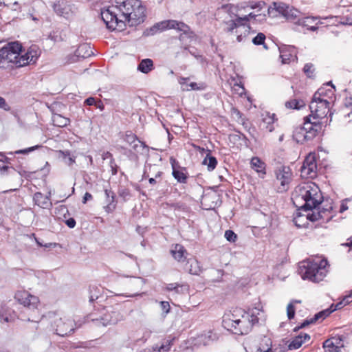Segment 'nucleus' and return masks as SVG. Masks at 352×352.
Here are the masks:
<instances>
[{"label":"nucleus","mask_w":352,"mask_h":352,"mask_svg":"<svg viewBox=\"0 0 352 352\" xmlns=\"http://www.w3.org/2000/svg\"><path fill=\"white\" fill-rule=\"evenodd\" d=\"M246 18L237 17L234 20L225 22V31L233 34L235 30L243 29L244 33H249L250 25L245 23Z\"/></svg>","instance_id":"obj_18"},{"label":"nucleus","mask_w":352,"mask_h":352,"mask_svg":"<svg viewBox=\"0 0 352 352\" xmlns=\"http://www.w3.org/2000/svg\"><path fill=\"white\" fill-rule=\"evenodd\" d=\"M250 166L261 177L266 175V164L258 157H253L250 161Z\"/></svg>","instance_id":"obj_27"},{"label":"nucleus","mask_w":352,"mask_h":352,"mask_svg":"<svg viewBox=\"0 0 352 352\" xmlns=\"http://www.w3.org/2000/svg\"><path fill=\"white\" fill-rule=\"evenodd\" d=\"M272 346V341L270 338L263 336L259 340L256 352H269Z\"/></svg>","instance_id":"obj_33"},{"label":"nucleus","mask_w":352,"mask_h":352,"mask_svg":"<svg viewBox=\"0 0 352 352\" xmlns=\"http://www.w3.org/2000/svg\"><path fill=\"white\" fill-rule=\"evenodd\" d=\"M101 17L108 29L121 32L144 21L146 8L140 0H115L114 4L101 11Z\"/></svg>","instance_id":"obj_1"},{"label":"nucleus","mask_w":352,"mask_h":352,"mask_svg":"<svg viewBox=\"0 0 352 352\" xmlns=\"http://www.w3.org/2000/svg\"><path fill=\"white\" fill-rule=\"evenodd\" d=\"M189 78L180 77L179 78V83L182 85L183 90H204L206 88V85L204 82H190L188 84Z\"/></svg>","instance_id":"obj_26"},{"label":"nucleus","mask_w":352,"mask_h":352,"mask_svg":"<svg viewBox=\"0 0 352 352\" xmlns=\"http://www.w3.org/2000/svg\"><path fill=\"white\" fill-rule=\"evenodd\" d=\"M274 114L270 115L267 113L263 118V129L266 131L272 132L274 129V123L275 121Z\"/></svg>","instance_id":"obj_36"},{"label":"nucleus","mask_w":352,"mask_h":352,"mask_svg":"<svg viewBox=\"0 0 352 352\" xmlns=\"http://www.w3.org/2000/svg\"><path fill=\"white\" fill-rule=\"evenodd\" d=\"M39 147H41V146L36 145V146H34L29 147L28 148L16 151L15 153H17V154H20V153L21 154H27L29 152L33 151H34L35 149H36V148H38Z\"/></svg>","instance_id":"obj_54"},{"label":"nucleus","mask_w":352,"mask_h":352,"mask_svg":"<svg viewBox=\"0 0 352 352\" xmlns=\"http://www.w3.org/2000/svg\"><path fill=\"white\" fill-rule=\"evenodd\" d=\"M105 195L108 199V204L104 207V210L107 212L109 213L113 212L116 208V204L115 201V195L111 190L106 189L104 190Z\"/></svg>","instance_id":"obj_37"},{"label":"nucleus","mask_w":352,"mask_h":352,"mask_svg":"<svg viewBox=\"0 0 352 352\" xmlns=\"http://www.w3.org/2000/svg\"><path fill=\"white\" fill-rule=\"evenodd\" d=\"M330 104H331L322 100H315V98L313 97L309 104L311 114L309 116L317 118L318 120H322V119L326 118L327 115L329 112Z\"/></svg>","instance_id":"obj_15"},{"label":"nucleus","mask_w":352,"mask_h":352,"mask_svg":"<svg viewBox=\"0 0 352 352\" xmlns=\"http://www.w3.org/2000/svg\"><path fill=\"white\" fill-rule=\"evenodd\" d=\"M302 70L307 78H314L316 76V68L312 63H306Z\"/></svg>","instance_id":"obj_43"},{"label":"nucleus","mask_w":352,"mask_h":352,"mask_svg":"<svg viewBox=\"0 0 352 352\" xmlns=\"http://www.w3.org/2000/svg\"><path fill=\"white\" fill-rule=\"evenodd\" d=\"M37 10H36L35 8H32L33 12L30 14V16L32 19L34 21H38L43 19V16L45 15V6L43 4H38L36 6Z\"/></svg>","instance_id":"obj_38"},{"label":"nucleus","mask_w":352,"mask_h":352,"mask_svg":"<svg viewBox=\"0 0 352 352\" xmlns=\"http://www.w3.org/2000/svg\"><path fill=\"white\" fill-rule=\"evenodd\" d=\"M317 158L316 153H309L305 157L301 167V176L305 178L314 179L317 176Z\"/></svg>","instance_id":"obj_11"},{"label":"nucleus","mask_w":352,"mask_h":352,"mask_svg":"<svg viewBox=\"0 0 352 352\" xmlns=\"http://www.w3.org/2000/svg\"><path fill=\"white\" fill-rule=\"evenodd\" d=\"M93 199V196L91 193L86 192L82 197V202L85 204L87 201L91 200Z\"/></svg>","instance_id":"obj_58"},{"label":"nucleus","mask_w":352,"mask_h":352,"mask_svg":"<svg viewBox=\"0 0 352 352\" xmlns=\"http://www.w3.org/2000/svg\"><path fill=\"white\" fill-rule=\"evenodd\" d=\"M266 3L262 1H249L239 3L237 6V10L248 12L242 17L246 18L245 23L248 24L250 21H261L265 19V14L263 12Z\"/></svg>","instance_id":"obj_6"},{"label":"nucleus","mask_w":352,"mask_h":352,"mask_svg":"<svg viewBox=\"0 0 352 352\" xmlns=\"http://www.w3.org/2000/svg\"><path fill=\"white\" fill-rule=\"evenodd\" d=\"M286 108L292 109H299L304 105L302 100H298L297 99H292L287 101L285 104Z\"/></svg>","instance_id":"obj_46"},{"label":"nucleus","mask_w":352,"mask_h":352,"mask_svg":"<svg viewBox=\"0 0 352 352\" xmlns=\"http://www.w3.org/2000/svg\"><path fill=\"white\" fill-rule=\"evenodd\" d=\"M123 316L118 307H107L106 311L100 319H93L97 320L103 326L115 324L122 319Z\"/></svg>","instance_id":"obj_14"},{"label":"nucleus","mask_w":352,"mask_h":352,"mask_svg":"<svg viewBox=\"0 0 352 352\" xmlns=\"http://www.w3.org/2000/svg\"><path fill=\"white\" fill-rule=\"evenodd\" d=\"M277 10L280 12H282L284 16L287 20H294L296 18V16H294L293 13H290L292 12V10H289V7H286L285 8H284L283 7L280 6L277 8Z\"/></svg>","instance_id":"obj_48"},{"label":"nucleus","mask_w":352,"mask_h":352,"mask_svg":"<svg viewBox=\"0 0 352 352\" xmlns=\"http://www.w3.org/2000/svg\"><path fill=\"white\" fill-rule=\"evenodd\" d=\"M66 35L60 30L53 31L50 34V37L52 40L55 42L62 41L65 39Z\"/></svg>","instance_id":"obj_47"},{"label":"nucleus","mask_w":352,"mask_h":352,"mask_svg":"<svg viewBox=\"0 0 352 352\" xmlns=\"http://www.w3.org/2000/svg\"><path fill=\"white\" fill-rule=\"evenodd\" d=\"M153 28L159 30L160 31L174 29L179 32H182L185 34H192L190 28L187 24L176 20L163 21L156 23Z\"/></svg>","instance_id":"obj_13"},{"label":"nucleus","mask_w":352,"mask_h":352,"mask_svg":"<svg viewBox=\"0 0 352 352\" xmlns=\"http://www.w3.org/2000/svg\"><path fill=\"white\" fill-rule=\"evenodd\" d=\"M316 20V18H315V17L308 16V17H305L300 20H298V23L302 26L307 27L308 30L314 31L317 29V28L314 25H310V23L312 21H315Z\"/></svg>","instance_id":"obj_45"},{"label":"nucleus","mask_w":352,"mask_h":352,"mask_svg":"<svg viewBox=\"0 0 352 352\" xmlns=\"http://www.w3.org/2000/svg\"><path fill=\"white\" fill-rule=\"evenodd\" d=\"M160 307H161V309H162V311L164 313L168 314L170 311V304H169L168 302H167V301H161L160 302Z\"/></svg>","instance_id":"obj_55"},{"label":"nucleus","mask_w":352,"mask_h":352,"mask_svg":"<svg viewBox=\"0 0 352 352\" xmlns=\"http://www.w3.org/2000/svg\"><path fill=\"white\" fill-rule=\"evenodd\" d=\"M310 340V336L307 333H300L292 339L289 344V349H298L304 343Z\"/></svg>","instance_id":"obj_28"},{"label":"nucleus","mask_w":352,"mask_h":352,"mask_svg":"<svg viewBox=\"0 0 352 352\" xmlns=\"http://www.w3.org/2000/svg\"><path fill=\"white\" fill-rule=\"evenodd\" d=\"M33 201L36 205L44 209L50 208L52 205L50 201V194L45 195L40 192H36L33 196Z\"/></svg>","instance_id":"obj_25"},{"label":"nucleus","mask_w":352,"mask_h":352,"mask_svg":"<svg viewBox=\"0 0 352 352\" xmlns=\"http://www.w3.org/2000/svg\"><path fill=\"white\" fill-rule=\"evenodd\" d=\"M164 289L167 292H174L175 294H182L188 290V284L172 283L166 284Z\"/></svg>","instance_id":"obj_31"},{"label":"nucleus","mask_w":352,"mask_h":352,"mask_svg":"<svg viewBox=\"0 0 352 352\" xmlns=\"http://www.w3.org/2000/svg\"><path fill=\"white\" fill-rule=\"evenodd\" d=\"M225 237L230 242H235L237 235L232 230H228L225 232Z\"/></svg>","instance_id":"obj_51"},{"label":"nucleus","mask_w":352,"mask_h":352,"mask_svg":"<svg viewBox=\"0 0 352 352\" xmlns=\"http://www.w3.org/2000/svg\"><path fill=\"white\" fill-rule=\"evenodd\" d=\"M54 125L58 127H64L69 124L70 120L60 114H54L52 118Z\"/></svg>","instance_id":"obj_40"},{"label":"nucleus","mask_w":352,"mask_h":352,"mask_svg":"<svg viewBox=\"0 0 352 352\" xmlns=\"http://www.w3.org/2000/svg\"><path fill=\"white\" fill-rule=\"evenodd\" d=\"M51 5L55 13L67 19H70L73 15L71 6L65 0H47Z\"/></svg>","instance_id":"obj_16"},{"label":"nucleus","mask_w":352,"mask_h":352,"mask_svg":"<svg viewBox=\"0 0 352 352\" xmlns=\"http://www.w3.org/2000/svg\"><path fill=\"white\" fill-rule=\"evenodd\" d=\"M329 266L325 258L315 257L301 262L298 270L302 279L319 283L327 276Z\"/></svg>","instance_id":"obj_5"},{"label":"nucleus","mask_w":352,"mask_h":352,"mask_svg":"<svg viewBox=\"0 0 352 352\" xmlns=\"http://www.w3.org/2000/svg\"><path fill=\"white\" fill-rule=\"evenodd\" d=\"M170 253L178 263H184L187 259V250L181 244L176 243L172 245Z\"/></svg>","instance_id":"obj_21"},{"label":"nucleus","mask_w":352,"mask_h":352,"mask_svg":"<svg viewBox=\"0 0 352 352\" xmlns=\"http://www.w3.org/2000/svg\"><path fill=\"white\" fill-rule=\"evenodd\" d=\"M303 125L308 140H312L321 133L323 122L317 118L308 116L304 118Z\"/></svg>","instance_id":"obj_10"},{"label":"nucleus","mask_w":352,"mask_h":352,"mask_svg":"<svg viewBox=\"0 0 352 352\" xmlns=\"http://www.w3.org/2000/svg\"><path fill=\"white\" fill-rule=\"evenodd\" d=\"M169 162L171 165L172 171L177 170L183 168L173 156L170 157Z\"/></svg>","instance_id":"obj_50"},{"label":"nucleus","mask_w":352,"mask_h":352,"mask_svg":"<svg viewBox=\"0 0 352 352\" xmlns=\"http://www.w3.org/2000/svg\"><path fill=\"white\" fill-rule=\"evenodd\" d=\"M186 270L190 274L199 275L201 272L199 261L195 258H190L186 260Z\"/></svg>","instance_id":"obj_29"},{"label":"nucleus","mask_w":352,"mask_h":352,"mask_svg":"<svg viewBox=\"0 0 352 352\" xmlns=\"http://www.w3.org/2000/svg\"><path fill=\"white\" fill-rule=\"evenodd\" d=\"M207 153L202 164L207 166L208 171H212L217 165V160L215 157L211 155V151L210 150H207Z\"/></svg>","instance_id":"obj_35"},{"label":"nucleus","mask_w":352,"mask_h":352,"mask_svg":"<svg viewBox=\"0 0 352 352\" xmlns=\"http://www.w3.org/2000/svg\"><path fill=\"white\" fill-rule=\"evenodd\" d=\"M192 146L194 148L195 150H196V151H199L200 153H203V152L205 151V148H202V147H201V146H199L198 145H196L195 144H192Z\"/></svg>","instance_id":"obj_61"},{"label":"nucleus","mask_w":352,"mask_h":352,"mask_svg":"<svg viewBox=\"0 0 352 352\" xmlns=\"http://www.w3.org/2000/svg\"><path fill=\"white\" fill-rule=\"evenodd\" d=\"M172 175L178 183L183 184L188 182L189 177L188 172L186 167H183L177 170L172 171Z\"/></svg>","instance_id":"obj_32"},{"label":"nucleus","mask_w":352,"mask_h":352,"mask_svg":"<svg viewBox=\"0 0 352 352\" xmlns=\"http://www.w3.org/2000/svg\"><path fill=\"white\" fill-rule=\"evenodd\" d=\"M313 97L315 98V100H322L331 104L335 99V89L327 85L319 88Z\"/></svg>","instance_id":"obj_17"},{"label":"nucleus","mask_w":352,"mask_h":352,"mask_svg":"<svg viewBox=\"0 0 352 352\" xmlns=\"http://www.w3.org/2000/svg\"><path fill=\"white\" fill-rule=\"evenodd\" d=\"M138 69L144 74H148L154 69L153 62L150 58L143 59L138 65Z\"/></svg>","instance_id":"obj_39"},{"label":"nucleus","mask_w":352,"mask_h":352,"mask_svg":"<svg viewBox=\"0 0 352 352\" xmlns=\"http://www.w3.org/2000/svg\"><path fill=\"white\" fill-rule=\"evenodd\" d=\"M217 339V334L211 329L204 331L201 333L198 334L196 338L197 343L203 345H208Z\"/></svg>","instance_id":"obj_24"},{"label":"nucleus","mask_w":352,"mask_h":352,"mask_svg":"<svg viewBox=\"0 0 352 352\" xmlns=\"http://www.w3.org/2000/svg\"><path fill=\"white\" fill-rule=\"evenodd\" d=\"M49 318L52 329L60 336H68L74 331V321L63 314L51 313Z\"/></svg>","instance_id":"obj_7"},{"label":"nucleus","mask_w":352,"mask_h":352,"mask_svg":"<svg viewBox=\"0 0 352 352\" xmlns=\"http://www.w3.org/2000/svg\"><path fill=\"white\" fill-rule=\"evenodd\" d=\"M65 224L69 228H73L76 226V221L74 218H69L65 221Z\"/></svg>","instance_id":"obj_57"},{"label":"nucleus","mask_w":352,"mask_h":352,"mask_svg":"<svg viewBox=\"0 0 352 352\" xmlns=\"http://www.w3.org/2000/svg\"><path fill=\"white\" fill-rule=\"evenodd\" d=\"M231 85L232 94H235L241 97L245 94V89L241 82H234L233 84L231 83Z\"/></svg>","instance_id":"obj_42"},{"label":"nucleus","mask_w":352,"mask_h":352,"mask_svg":"<svg viewBox=\"0 0 352 352\" xmlns=\"http://www.w3.org/2000/svg\"><path fill=\"white\" fill-rule=\"evenodd\" d=\"M344 346V340L341 336L331 337L323 343V348L327 352H340Z\"/></svg>","instance_id":"obj_19"},{"label":"nucleus","mask_w":352,"mask_h":352,"mask_svg":"<svg viewBox=\"0 0 352 352\" xmlns=\"http://www.w3.org/2000/svg\"><path fill=\"white\" fill-rule=\"evenodd\" d=\"M76 54L78 56L87 58L93 54V52L89 45L87 44H82L80 45L76 50Z\"/></svg>","instance_id":"obj_41"},{"label":"nucleus","mask_w":352,"mask_h":352,"mask_svg":"<svg viewBox=\"0 0 352 352\" xmlns=\"http://www.w3.org/2000/svg\"><path fill=\"white\" fill-rule=\"evenodd\" d=\"M351 302L352 292L349 295L346 296L340 302H338L333 309L330 310L327 309L317 313L316 314H315L314 317L309 319H306L302 323H301L300 326L295 327L294 331H297L300 329L304 328L310 324H314L319 320L322 321L324 318L329 316L331 312H333L335 310L342 309V307L349 305Z\"/></svg>","instance_id":"obj_8"},{"label":"nucleus","mask_w":352,"mask_h":352,"mask_svg":"<svg viewBox=\"0 0 352 352\" xmlns=\"http://www.w3.org/2000/svg\"><path fill=\"white\" fill-rule=\"evenodd\" d=\"M22 44L18 41L9 42L0 49V68H20L35 64L41 51L36 45H32L22 54Z\"/></svg>","instance_id":"obj_2"},{"label":"nucleus","mask_w":352,"mask_h":352,"mask_svg":"<svg viewBox=\"0 0 352 352\" xmlns=\"http://www.w3.org/2000/svg\"><path fill=\"white\" fill-rule=\"evenodd\" d=\"M293 139L298 143L302 144L304 142L309 141L307 137V132L305 130L304 125L296 126L293 131Z\"/></svg>","instance_id":"obj_30"},{"label":"nucleus","mask_w":352,"mask_h":352,"mask_svg":"<svg viewBox=\"0 0 352 352\" xmlns=\"http://www.w3.org/2000/svg\"><path fill=\"white\" fill-rule=\"evenodd\" d=\"M311 215L310 217L312 218V222L318 220H322V222H328L333 217L334 212L333 211V207L329 206L328 208H323L317 212L312 210Z\"/></svg>","instance_id":"obj_20"},{"label":"nucleus","mask_w":352,"mask_h":352,"mask_svg":"<svg viewBox=\"0 0 352 352\" xmlns=\"http://www.w3.org/2000/svg\"><path fill=\"white\" fill-rule=\"evenodd\" d=\"M275 175L278 191H287L293 178L292 169L289 166H281L275 170Z\"/></svg>","instance_id":"obj_9"},{"label":"nucleus","mask_w":352,"mask_h":352,"mask_svg":"<svg viewBox=\"0 0 352 352\" xmlns=\"http://www.w3.org/2000/svg\"><path fill=\"white\" fill-rule=\"evenodd\" d=\"M137 136L134 133L130 132L129 133H126L125 136V141H126L129 144L133 143L137 140Z\"/></svg>","instance_id":"obj_53"},{"label":"nucleus","mask_w":352,"mask_h":352,"mask_svg":"<svg viewBox=\"0 0 352 352\" xmlns=\"http://www.w3.org/2000/svg\"><path fill=\"white\" fill-rule=\"evenodd\" d=\"M0 108L5 111H9L10 109V107L7 104L6 100L1 96H0Z\"/></svg>","instance_id":"obj_56"},{"label":"nucleus","mask_w":352,"mask_h":352,"mask_svg":"<svg viewBox=\"0 0 352 352\" xmlns=\"http://www.w3.org/2000/svg\"><path fill=\"white\" fill-rule=\"evenodd\" d=\"M96 102V99L93 97H89V98H87L85 101V103L89 106L95 105Z\"/></svg>","instance_id":"obj_60"},{"label":"nucleus","mask_w":352,"mask_h":352,"mask_svg":"<svg viewBox=\"0 0 352 352\" xmlns=\"http://www.w3.org/2000/svg\"><path fill=\"white\" fill-rule=\"evenodd\" d=\"M305 214H302L300 212H298L294 217V223L298 228L307 227L309 224V221L312 222L311 210L302 209Z\"/></svg>","instance_id":"obj_23"},{"label":"nucleus","mask_w":352,"mask_h":352,"mask_svg":"<svg viewBox=\"0 0 352 352\" xmlns=\"http://www.w3.org/2000/svg\"><path fill=\"white\" fill-rule=\"evenodd\" d=\"M236 36V39L239 42H241L243 37H245L248 33H244L243 29L235 30L234 33Z\"/></svg>","instance_id":"obj_52"},{"label":"nucleus","mask_w":352,"mask_h":352,"mask_svg":"<svg viewBox=\"0 0 352 352\" xmlns=\"http://www.w3.org/2000/svg\"><path fill=\"white\" fill-rule=\"evenodd\" d=\"M232 115L237 118L238 119L241 118L242 113L236 109V108H232L231 109Z\"/></svg>","instance_id":"obj_59"},{"label":"nucleus","mask_w":352,"mask_h":352,"mask_svg":"<svg viewBox=\"0 0 352 352\" xmlns=\"http://www.w3.org/2000/svg\"><path fill=\"white\" fill-rule=\"evenodd\" d=\"M300 302H301L300 300H294L291 301L287 305V318L289 320H292V319H293L294 318L295 312H296L295 304L300 303Z\"/></svg>","instance_id":"obj_44"},{"label":"nucleus","mask_w":352,"mask_h":352,"mask_svg":"<svg viewBox=\"0 0 352 352\" xmlns=\"http://www.w3.org/2000/svg\"><path fill=\"white\" fill-rule=\"evenodd\" d=\"M347 209H348V206H347L346 204L342 202L341 206H340L339 211H340V212L342 213L343 212H344Z\"/></svg>","instance_id":"obj_62"},{"label":"nucleus","mask_w":352,"mask_h":352,"mask_svg":"<svg viewBox=\"0 0 352 352\" xmlns=\"http://www.w3.org/2000/svg\"><path fill=\"white\" fill-rule=\"evenodd\" d=\"M262 310L257 307L247 311L241 308L229 310L222 317V325L228 331L238 336L248 335L258 323Z\"/></svg>","instance_id":"obj_3"},{"label":"nucleus","mask_w":352,"mask_h":352,"mask_svg":"<svg viewBox=\"0 0 352 352\" xmlns=\"http://www.w3.org/2000/svg\"><path fill=\"white\" fill-rule=\"evenodd\" d=\"M14 298L19 304L29 309H38L40 305L39 298L25 290L17 291L15 293Z\"/></svg>","instance_id":"obj_12"},{"label":"nucleus","mask_w":352,"mask_h":352,"mask_svg":"<svg viewBox=\"0 0 352 352\" xmlns=\"http://www.w3.org/2000/svg\"><path fill=\"white\" fill-rule=\"evenodd\" d=\"M95 105L96 106L97 108H99L100 110H103L104 108V104L100 100L96 102Z\"/></svg>","instance_id":"obj_63"},{"label":"nucleus","mask_w":352,"mask_h":352,"mask_svg":"<svg viewBox=\"0 0 352 352\" xmlns=\"http://www.w3.org/2000/svg\"><path fill=\"white\" fill-rule=\"evenodd\" d=\"M292 199L296 207L312 210L322 203L323 197L318 186L310 182L297 186Z\"/></svg>","instance_id":"obj_4"},{"label":"nucleus","mask_w":352,"mask_h":352,"mask_svg":"<svg viewBox=\"0 0 352 352\" xmlns=\"http://www.w3.org/2000/svg\"><path fill=\"white\" fill-rule=\"evenodd\" d=\"M265 35L263 33L260 32L253 38L252 43L256 45H265Z\"/></svg>","instance_id":"obj_49"},{"label":"nucleus","mask_w":352,"mask_h":352,"mask_svg":"<svg viewBox=\"0 0 352 352\" xmlns=\"http://www.w3.org/2000/svg\"><path fill=\"white\" fill-rule=\"evenodd\" d=\"M345 245L352 247V236L347 239V242L345 243Z\"/></svg>","instance_id":"obj_64"},{"label":"nucleus","mask_w":352,"mask_h":352,"mask_svg":"<svg viewBox=\"0 0 352 352\" xmlns=\"http://www.w3.org/2000/svg\"><path fill=\"white\" fill-rule=\"evenodd\" d=\"M174 338L164 339L160 344H156L151 352H168L173 344Z\"/></svg>","instance_id":"obj_34"},{"label":"nucleus","mask_w":352,"mask_h":352,"mask_svg":"<svg viewBox=\"0 0 352 352\" xmlns=\"http://www.w3.org/2000/svg\"><path fill=\"white\" fill-rule=\"evenodd\" d=\"M280 57L284 64L289 63L297 58L296 49L293 46H285L280 50Z\"/></svg>","instance_id":"obj_22"}]
</instances>
